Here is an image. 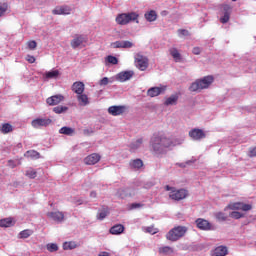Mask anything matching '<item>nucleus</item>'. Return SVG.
Instances as JSON below:
<instances>
[{"label": "nucleus", "instance_id": "33", "mask_svg": "<svg viewBox=\"0 0 256 256\" xmlns=\"http://www.w3.org/2000/svg\"><path fill=\"white\" fill-rule=\"evenodd\" d=\"M25 157H28L29 159H40L41 154L35 150H28L25 154Z\"/></svg>", "mask_w": 256, "mask_h": 256}, {"label": "nucleus", "instance_id": "43", "mask_svg": "<svg viewBox=\"0 0 256 256\" xmlns=\"http://www.w3.org/2000/svg\"><path fill=\"white\" fill-rule=\"evenodd\" d=\"M118 195H119V197H121V199H125L126 197H130L129 192L127 191V188H122V189L118 190Z\"/></svg>", "mask_w": 256, "mask_h": 256}, {"label": "nucleus", "instance_id": "14", "mask_svg": "<svg viewBox=\"0 0 256 256\" xmlns=\"http://www.w3.org/2000/svg\"><path fill=\"white\" fill-rule=\"evenodd\" d=\"M189 137L194 141H201V139H205V132L201 129L194 128L189 132Z\"/></svg>", "mask_w": 256, "mask_h": 256}, {"label": "nucleus", "instance_id": "20", "mask_svg": "<svg viewBox=\"0 0 256 256\" xmlns=\"http://www.w3.org/2000/svg\"><path fill=\"white\" fill-rule=\"evenodd\" d=\"M72 91L77 95H81L85 91V84L83 82H74Z\"/></svg>", "mask_w": 256, "mask_h": 256}, {"label": "nucleus", "instance_id": "6", "mask_svg": "<svg viewBox=\"0 0 256 256\" xmlns=\"http://www.w3.org/2000/svg\"><path fill=\"white\" fill-rule=\"evenodd\" d=\"M196 225L201 231H215V225L203 218H198L196 220Z\"/></svg>", "mask_w": 256, "mask_h": 256}, {"label": "nucleus", "instance_id": "24", "mask_svg": "<svg viewBox=\"0 0 256 256\" xmlns=\"http://www.w3.org/2000/svg\"><path fill=\"white\" fill-rule=\"evenodd\" d=\"M77 100L82 107L89 105V97L86 94H78Z\"/></svg>", "mask_w": 256, "mask_h": 256}, {"label": "nucleus", "instance_id": "37", "mask_svg": "<svg viewBox=\"0 0 256 256\" xmlns=\"http://www.w3.org/2000/svg\"><path fill=\"white\" fill-rule=\"evenodd\" d=\"M13 225V219L5 218L0 220V227H11Z\"/></svg>", "mask_w": 256, "mask_h": 256}, {"label": "nucleus", "instance_id": "49", "mask_svg": "<svg viewBox=\"0 0 256 256\" xmlns=\"http://www.w3.org/2000/svg\"><path fill=\"white\" fill-rule=\"evenodd\" d=\"M231 17V14H229V12L224 13L223 17L220 18V21L225 24V23H229V19Z\"/></svg>", "mask_w": 256, "mask_h": 256}, {"label": "nucleus", "instance_id": "64", "mask_svg": "<svg viewBox=\"0 0 256 256\" xmlns=\"http://www.w3.org/2000/svg\"><path fill=\"white\" fill-rule=\"evenodd\" d=\"M77 203L78 205H83V200H78Z\"/></svg>", "mask_w": 256, "mask_h": 256}, {"label": "nucleus", "instance_id": "11", "mask_svg": "<svg viewBox=\"0 0 256 256\" xmlns=\"http://www.w3.org/2000/svg\"><path fill=\"white\" fill-rule=\"evenodd\" d=\"M167 90V87L162 86V87H152L149 88L147 91L148 97H159V95H163L165 91Z\"/></svg>", "mask_w": 256, "mask_h": 256}, {"label": "nucleus", "instance_id": "2", "mask_svg": "<svg viewBox=\"0 0 256 256\" xmlns=\"http://www.w3.org/2000/svg\"><path fill=\"white\" fill-rule=\"evenodd\" d=\"M213 83V76H205L192 82L189 86L191 93H200L203 89H209V86Z\"/></svg>", "mask_w": 256, "mask_h": 256}, {"label": "nucleus", "instance_id": "13", "mask_svg": "<svg viewBox=\"0 0 256 256\" xmlns=\"http://www.w3.org/2000/svg\"><path fill=\"white\" fill-rule=\"evenodd\" d=\"M47 217H49V219H52L53 221H56V223H63V221L65 220V214L61 211L48 212Z\"/></svg>", "mask_w": 256, "mask_h": 256}, {"label": "nucleus", "instance_id": "52", "mask_svg": "<svg viewBox=\"0 0 256 256\" xmlns=\"http://www.w3.org/2000/svg\"><path fill=\"white\" fill-rule=\"evenodd\" d=\"M7 4H0V17L7 12Z\"/></svg>", "mask_w": 256, "mask_h": 256}, {"label": "nucleus", "instance_id": "7", "mask_svg": "<svg viewBox=\"0 0 256 256\" xmlns=\"http://www.w3.org/2000/svg\"><path fill=\"white\" fill-rule=\"evenodd\" d=\"M53 123V120L49 118H37L32 121V127L34 129H41V127H49Z\"/></svg>", "mask_w": 256, "mask_h": 256}, {"label": "nucleus", "instance_id": "56", "mask_svg": "<svg viewBox=\"0 0 256 256\" xmlns=\"http://www.w3.org/2000/svg\"><path fill=\"white\" fill-rule=\"evenodd\" d=\"M192 53H193L194 55H201V48H200V47H194V48L192 49Z\"/></svg>", "mask_w": 256, "mask_h": 256}, {"label": "nucleus", "instance_id": "53", "mask_svg": "<svg viewBox=\"0 0 256 256\" xmlns=\"http://www.w3.org/2000/svg\"><path fill=\"white\" fill-rule=\"evenodd\" d=\"M232 8L229 6V4L223 5V12L228 13V15H231Z\"/></svg>", "mask_w": 256, "mask_h": 256}, {"label": "nucleus", "instance_id": "50", "mask_svg": "<svg viewBox=\"0 0 256 256\" xmlns=\"http://www.w3.org/2000/svg\"><path fill=\"white\" fill-rule=\"evenodd\" d=\"M253 206L251 204H245L242 202L240 211H251Z\"/></svg>", "mask_w": 256, "mask_h": 256}, {"label": "nucleus", "instance_id": "27", "mask_svg": "<svg viewBox=\"0 0 256 256\" xmlns=\"http://www.w3.org/2000/svg\"><path fill=\"white\" fill-rule=\"evenodd\" d=\"M59 133L61 135H68V136H73L75 134V129L71 127L64 126L59 130Z\"/></svg>", "mask_w": 256, "mask_h": 256}, {"label": "nucleus", "instance_id": "40", "mask_svg": "<svg viewBox=\"0 0 256 256\" xmlns=\"http://www.w3.org/2000/svg\"><path fill=\"white\" fill-rule=\"evenodd\" d=\"M113 78L104 77L99 81L100 87H105L106 85H109V83H113Z\"/></svg>", "mask_w": 256, "mask_h": 256}, {"label": "nucleus", "instance_id": "25", "mask_svg": "<svg viewBox=\"0 0 256 256\" xmlns=\"http://www.w3.org/2000/svg\"><path fill=\"white\" fill-rule=\"evenodd\" d=\"M177 101H179V95L172 94L170 97L166 99L164 105H166V107H169V105H175Z\"/></svg>", "mask_w": 256, "mask_h": 256}, {"label": "nucleus", "instance_id": "42", "mask_svg": "<svg viewBox=\"0 0 256 256\" xmlns=\"http://www.w3.org/2000/svg\"><path fill=\"white\" fill-rule=\"evenodd\" d=\"M46 247L50 253H55V251H59V246H57V244H55V243L47 244Z\"/></svg>", "mask_w": 256, "mask_h": 256}, {"label": "nucleus", "instance_id": "17", "mask_svg": "<svg viewBox=\"0 0 256 256\" xmlns=\"http://www.w3.org/2000/svg\"><path fill=\"white\" fill-rule=\"evenodd\" d=\"M65 101V97L61 94H57L47 98L46 103L51 106L59 105V103Z\"/></svg>", "mask_w": 256, "mask_h": 256}, {"label": "nucleus", "instance_id": "16", "mask_svg": "<svg viewBox=\"0 0 256 256\" xmlns=\"http://www.w3.org/2000/svg\"><path fill=\"white\" fill-rule=\"evenodd\" d=\"M71 7L64 5L60 7H56L54 10H52L53 15H71Z\"/></svg>", "mask_w": 256, "mask_h": 256}, {"label": "nucleus", "instance_id": "35", "mask_svg": "<svg viewBox=\"0 0 256 256\" xmlns=\"http://www.w3.org/2000/svg\"><path fill=\"white\" fill-rule=\"evenodd\" d=\"M1 133L4 135H7V133H11L13 131V126L9 123L2 124V127L0 128Z\"/></svg>", "mask_w": 256, "mask_h": 256}, {"label": "nucleus", "instance_id": "63", "mask_svg": "<svg viewBox=\"0 0 256 256\" xmlns=\"http://www.w3.org/2000/svg\"><path fill=\"white\" fill-rule=\"evenodd\" d=\"M99 256H110L109 252H102L101 254H99Z\"/></svg>", "mask_w": 256, "mask_h": 256}, {"label": "nucleus", "instance_id": "62", "mask_svg": "<svg viewBox=\"0 0 256 256\" xmlns=\"http://www.w3.org/2000/svg\"><path fill=\"white\" fill-rule=\"evenodd\" d=\"M90 197H92L93 199H95V197H97V192H91V193H90Z\"/></svg>", "mask_w": 256, "mask_h": 256}, {"label": "nucleus", "instance_id": "38", "mask_svg": "<svg viewBox=\"0 0 256 256\" xmlns=\"http://www.w3.org/2000/svg\"><path fill=\"white\" fill-rule=\"evenodd\" d=\"M20 239H28V237H31L33 235V230H23L19 233Z\"/></svg>", "mask_w": 256, "mask_h": 256}, {"label": "nucleus", "instance_id": "30", "mask_svg": "<svg viewBox=\"0 0 256 256\" xmlns=\"http://www.w3.org/2000/svg\"><path fill=\"white\" fill-rule=\"evenodd\" d=\"M43 77L44 79H57L59 77V70L48 71Z\"/></svg>", "mask_w": 256, "mask_h": 256}, {"label": "nucleus", "instance_id": "45", "mask_svg": "<svg viewBox=\"0 0 256 256\" xmlns=\"http://www.w3.org/2000/svg\"><path fill=\"white\" fill-rule=\"evenodd\" d=\"M106 60L108 61V63H110L111 65H117V63H119V60L117 59V57L115 56H107Z\"/></svg>", "mask_w": 256, "mask_h": 256}, {"label": "nucleus", "instance_id": "8", "mask_svg": "<svg viewBox=\"0 0 256 256\" xmlns=\"http://www.w3.org/2000/svg\"><path fill=\"white\" fill-rule=\"evenodd\" d=\"M187 197V190L185 189H179V190H172L169 194V198L173 201H182V199H185Z\"/></svg>", "mask_w": 256, "mask_h": 256}, {"label": "nucleus", "instance_id": "28", "mask_svg": "<svg viewBox=\"0 0 256 256\" xmlns=\"http://www.w3.org/2000/svg\"><path fill=\"white\" fill-rule=\"evenodd\" d=\"M141 145H143V138L132 141L130 144V151H137Z\"/></svg>", "mask_w": 256, "mask_h": 256}, {"label": "nucleus", "instance_id": "61", "mask_svg": "<svg viewBox=\"0 0 256 256\" xmlns=\"http://www.w3.org/2000/svg\"><path fill=\"white\" fill-rule=\"evenodd\" d=\"M165 190H166V191H171V192H172V191H174V190H175V187H171V186H169V185H166V186H165Z\"/></svg>", "mask_w": 256, "mask_h": 256}, {"label": "nucleus", "instance_id": "5", "mask_svg": "<svg viewBox=\"0 0 256 256\" xmlns=\"http://www.w3.org/2000/svg\"><path fill=\"white\" fill-rule=\"evenodd\" d=\"M135 63L137 69H139L140 71H145L147 67H149V59L141 54L135 55Z\"/></svg>", "mask_w": 256, "mask_h": 256}, {"label": "nucleus", "instance_id": "12", "mask_svg": "<svg viewBox=\"0 0 256 256\" xmlns=\"http://www.w3.org/2000/svg\"><path fill=\"white\" fill-rule=\"evenodd\" d=\"M127 111L126 106H110L108 108L109 115H113V117H117L119 115H123Z\"/></svg>", "mask_w": 256, "mask_h": 256}, {"label": "nucleus", "instance_id": "1", "mask_svg": "<svg viewBox=\"0 0 256 256\" xmlns=\"http://www.w3.org/2000/svg\"><path fill=\"white\" fill-rule=\"evenodd\" d=\"M177 144L165 136H154L150 140V147L155 155H163L169 147H175Z\"/></svg>", "mask_w": 256, "mask_h": 256}, {"label": "nucleus", "instance_id": "22", "mask_svg": "<svg viewBox=\"0 0 256 256\" xmlns=\"http://www.w3.org/2000/svg\"><path fill=\"white\" fill-rule=\"evenodd\" d=\"M159 255H173L175 253V249L171 246H162L158 248Z\"/></svg>", "mask_w": 256, "mask_h": 256}, {"label": "nucleus", "instance_id": "36", "mask_svg": "<svg viewBox=\"0 0 256 256\" xmlns=\"http://www.w3.org/2000/svg\"><path fill=\"white\" fill-rule=\"evenodd\" d=\"M54 113H57L58 115H61V113H65L66 111H69V107L67 106H56L53 108Z\"/></svg>", "mask_w": 256, "mask_h": 256}, {"label": "nucleus", "instance_id": "60", "mask_svg": "<svg viewBox=\"0 0 256 256\" xmlns=\"http://www.w3.org/2000/svg\"><path fill=\"white\" fill-rule=\"evenodd\" d=\"M26 60L28 61V63H33L35 61V58L33 56H31V55H28L26 57Z\"/></svg>", "mask_w": 256, "mask_h": 256}, {"label": "nucleus", "instance_id": "19", "mask_svg": "<svg viewBox=\"0 0 256 256\" xmlns=\"http://www.w3.org/2000/svg\"><path fill=\"white\" fill-rule=\"evenodd\" d=\"M143 167V160L136 158L129 161V169H132L133 171H139Z\"/></svg>", "mask_w": 256, "mask_h": 256}, {"label": "nucleus", "instance_id": "34", "mask_svg": "<svg viewBox=\"0 0 256 256\" xmlns=\"http://www.w3.org/2000/svg\"><path fill=\"white\" fill-rule=\"evenodd\" d=\"M241 205L242 202L231 203L224 208V211H227V209H231V211H241Z\"/></svg>", "mask_w": 256, "mask_h": 256}, {"label": "nucleus", "instance_id": "46", "mask_svg": "<svg viewBox=\"0 0 256 256\" xmlns=\"http://www.w3.org/2000/svg\"><path fill=\"white\" fill-rule=\"evenodd\" d=\"M193 163H195V159L188 160L184 163H177V165H178V167L185 169V167H187V165H193Z\"/></svg>", "mask_w": 256, "mask_h": 256}, {"label": "nucleus", "instance_id": "55", "mask_svg": "<svg viewBox=\"0 0 256 256\" xmlns=\"http://www.w3.org/2000/svg\"><path fill=\"white\" fill-rule=\"evenodd\" d=\"M249 157H256V147L250 148L248 152Z\"/></svg>", "mask_w": 256, "mask_h": 256}, {"label": "nucleus", "instance_id": "58", "mask_svg": "<svg viewBox=\"0 0 256 256\" xmlns=\"http://www.w3.org/2000/svg\"><path fill=\"white\" fill-rule=\"evenodd\" d=\"M84 135H93L95 133V131H93V129H84Z\"/></svg>", "mask_w": 256, "mask_h": 256}, {"label": "nucleus", "instance_id": "23", "mask_svg": "<svg viewBox=\"0 0 256 256\" xmlns=\"http://www.w3.org/2000/svg\"><path fill=\"white\" fill-rule=\"evenodd\" d=\"M109 231L111 235H121V233L125 231V226H123L122 224H117L112 226Z\"/></svg>", "mask_w": 256, "mask_h": 256}, {"label": "nucleus", "instance_id": "57", "mask_svg": "<svg viewBox=\"0 0 256 256\" xmlns=\"http://www.w3.org/2000/svg\"><path fill=\"white\" fill-rule=\"evenodd\" d=\"M141 207H143V204H141V203H132L131 204V209H139Z\"/></svg>", "mask_w": 256, "mask_h": 256}, {"label": "nucleus", "instance_id": "4", "mask_svg": "<svg viewBox=\"0 0 256 256\" xmlns=\"http://www.w3.org/2000/svg\"><path fill=\"white\" fill-rule=\"evenodd\" d=\"M137 19H139V14L135 12L122 13L116 17V23H118V25H129L131 21H136V23H139V20Z\"/></svg>", "mask_w": 256, "mask_h": 256}, {"label": "nucleus", "instance_id": "10", "mask_svg": "<svg viewBox=\"0 0 256 256\" xmlns=\"http://www.w3.org/2000/svg\"><path fill=\"white\" fill-rule=\"evenodd\" d=\"M83 43H87V37L85 35H75L74 39L70 42V45L72 49H77L78 47H81Z\"/></svg>", "mask_w": 256, "mask_h": 256}, {"label": "nucleus", "instance_id": "39", "mask_svg": "<svg viewBox=\"0 0 256 256\" xmlns=\"http://www.w3.org/2000/svg\"><path fill=\"white\" fill-rule=\"evenodd\" d=\"M25 175L29 179H35V177H37V171L33 168H29L28 170H26Z\"/></svg>", "mask_w": 256, "mask_h": 256}, {"label": "nucleus", "instance_id": "18", "mask_svg": "<svg viewBox=\"0 0 256 256\" xmlns=\"http://www.w3.org/2000/svg\"><path fill=\"white\" fill-rule=\"evenodd\" d=\"M101 161V156L97 153H93L84 159L86 165H95Z\"/></svg>", "mask_w": 256, "mask_h": 256}, {"label": "nucleus", "instance_id": "21", "mask_svg": "<svg viewBox=\"0 0 256 256\" xmlns=\"http://www.w3.org/2000/svg\"><path fill=\"white\" fill-rule=\"evenodd\" d=\"M228 253L227 246H218L214 249L212 256H226Z\"/></svg>", "mask_w": 256, "mask_h": 256}, {"label": "nucleus", "instance_id": "41", "mask_svg": "<svg viewBox=\"0 0 256 256\" xmlns=\"http://www.w3.org/2000/svg\"><path fill=\"white\" fill-rule=\"evenodd\" d=\"M229 217L232 219H242V217H245V214L237 211L230 212Z\"/></svg>", "mask_w": 256, "mask_h": 256}, {"label": "nucleus", "instance_id": "9", "mask_svg": "<svg viewBox=\"0 0 256 256\" xmlns=\"http://www.w3.org/2000/svg\"><path fill=\"white\" fill-rule=\"evenodd\" d=\"M110 46L112 47V49H131L132 47L135 46V44H133V42L131 41L122 40V41L112 42Z\"/></svg>", "mask_w": 256, "mask_h": 256}, {"label": "nucleus", "instance_id": "51", "mask_svg": "<svg viewBox=\"0 0 256 256\" xmlns=\"http://www.w3.org/2000/svg\"><path fill=\"white\" fill-rule=\"evenodd\" d=\"M178 35L179 37H189V31L186 29H179Z\"/></svg>", "mask_w": 256, "mask_h": 256}, {"label": "nucleus", "instance_id": "3", "mask_svg": "<svg viewBox=\"0 0 256 256\" xmlns=\"http://www.w3.org/2000/svg\"><path fill=\"white\" fill-rule=\"evenodd\" d=\"M187 231H189V228L187 226H176L172 229H170L165 237L167 241H171V243H176V241H179V239H183L184 235H187Z\"/></svg>", "mask_w": 256, "mask_h": 256}, {"label": "nucleus", "instance_id": "44", "mask_svg": "<svg viewBox=\"0 0 256 256\" xmlns=\"http://www.w3.org/2000/svg\"><path fill=\"white\" fill-rule=\"evenodd\" d=\"M143 231H145V233H150V235H155V233H157V229H155L154 226L144 227Z\"/></svg>", "mask_w": 256, "mask_h": 256}, {"label": "nucleus", "instance_id": "31", "mask_svg": "<svg viewBox=\"0 0 256 256\" xmlns=\"http://www.w3.org/2000/svg\"><path fill=\"white\" fill-rule=\"evenodd\" d=\"M214 217H215L216 221H218L219 223H223L224 221H227V219H228V216H227V214H225V212H215Z\"/></svg>", "mask_w": 256, "mask_h": 256}, {"label": "nucleus", "instance_id": "47", "mask_svg": "<svg viewBox=\"0 0 256 256\" xmlns=\"http://www.w3.org/2000/svg\"><path fill=\"white\" fill-rule=\"evenodd\" d=\"M63 249L65 251L69 250V249H75V242H65L63 244Z\"/></svg>", "mask_w": 256, "mask_h": 256}, {"label": "nucleus", "instance_id": "32", "mask_svg": "<svg viewBox=\"0 0 256 256\" xmlns=\"http://www.w3.org/2000/svg\"><path fill=\"white\" fill-rule=\"evenodd\" d=\"M170 55L173 57L176 63L181 62V53H179V50H177V48H172L170 50Z\"/></svg>", "mask_w": 256, "mask_h": 256}, {"label": "nucleus", "instance_id": "29", "mask_svg": "<svg viewBox=\"0 0 256 256\" xmlns=\"http://www.w3.org/2000/svg\"><path fill=\"white\" fill-rule=\"evenodd\" d=\"M109 215V209L107 207H104L102 210H99V212L96 215V218L98 221H103Z\"/></svg>", "mask_w": 256, "mask_h": 256}, {"label": "nucleus", "instance_id": "48", "mask_svg": "<svg viewBox=\"0 0 256 256\" xmlns=\"http://www.w3.org/2000/svg\"><path fill=\"white\" fill-rule=\"evenodd\" d=\"M126 191L128 192L129 197H135L137 195V189L134 187L126 188Z\"/></svg>", "mask_w": 256, "mask_h": 256}, {"label": "nucleus", "instance_id": "54", "mask_svg": "<svg viewBox=\"0 0 256 256\" xmlns=\"http://www.w3.org/2000/svg\"><path fill=\"white\" fill-rule=\"evenodd\" d=\"M29 49H36L37 48V42L35 40H32L28 42Z\"/></svg>", "mask_w": 256, "mask_h": 256}, {"label": "nucleus", "instance_id": "26", "mask_svg": "<svg viewBox=\"0 0 256 256\" xmlns=\"http://www.w3.org/2000/svg\"><path fill=\"white\" fill-rule=\"evenodd\" d=\"M144 17L146 21H149V23H153V21H157V12L151 10L149 12H146Z\"/></svg>", "mask_w": 256, "mask_h": 256}, {"label": "nucleus", "instance_id": "59", "mask_svg": "<svg viewBox=\"0 0 256 256\" xmlns=\"http://www.w3.org/2000/svg\"><path fill=\"white\" fill-rule=\"evenodd\" d=\"M8 165L9 167H11V169H15V167H17V165H15V162L13 160H9Z\"/></svg>", "mask_w": 256, "mask_h": 256}, {"label": "nucleus", "instance_id": "15", "mask_svg": "<svg viewBox=\"0 0 256 256\" xmlns=\"http://www.w3.org/2000/svg\"><path fill=\"white\" fill-rule=\"evenodd\" d=\"M133 75H135V73L131 70L120 72L117 74L116 80L120 81V83H125V81H129V79H131V77H133Z\"/></svg>", "mask_w": 256, "mask_h": 256}]
</instances>
